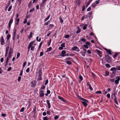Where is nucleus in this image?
Wrapping results in <instances>:
<instances>
[{"instance_id": "49", "label": "nucleus", "mask_w": 120, "mask_h": 120, "mask_svg": "<svg viewBox=\"0 0 120 120\" xmlns=\"http://www.w3.org/2000/svg\"><path fill=\"white\" fill-rule=\"evenodd\" d=\"M110 70L112 71L116 70V68L114 67L112 68Z\"/></svg>"}, {"instance_id": "8", "label": "nucleus", "mask_w": 120, "mask_h": 120, "mask_svg": "<svg viewBox=\"0 0 120 120\" xmlns=\"http://www.w3.org/2000/svg\"><path fill=\"white\" fill-rule=\"evenodd\" d=\"M0 42L1 43V45H4V41L3 37H2L0 39Z\"/></svg>"}, {"instance_id": "52", "label": "nucleus", "mask_w": 120, "mask_h": 120, "mask_svg": "<svg viewBox=\"0 0 120 120\" xmlns=\"http://www.w3.org/2000/svg\"><path fill=\"white\" fill-rule=\"evenodd\" d=\"M61 46L63 47H65V44L64 43H63L61 44Z\"/></svg>"}, {"instance_id": "61", "label": "nucleus", "mask_w": 120, "mask_h": 120, "mask_svg": "<svg viewBox=\"0 0 120 120\" xmlns=\"http://www.w3.org/2000/svg\"><path fill=\"white\" fill-rule=\"evenodd\" d=\"M116 93H114L113 94V95L115 97V98H117L116 97Z\"/></svg>"}, {"instance_id": "2", "label": "nucleus", "mask_w": 120, "mask_h": 120, "mask_svg": "<svg viewBox=\"0 0 120 120\" xmlns=\"http://www.w3.org/2000/svg\"><path fill=\"white\" fill-rule=\"evenodd\" d=\"M81 99L82 100V102L83 105L85 106H87V103L88 102V101L82 98H81Z\"/></svg>"}, {"instance_id": "41", "label": "nucleus", "mask_w": 120, "mask_h": 120, "mask_svg": "<svg viewBox=\"0 0 120 120\" xmlns=\"http://www.w3.org/2000/svg\"><path fill=\"white\" fill-rule=\"evenodd\" d=\"M34 8H33L31 9L30 11V12L31 13L33 12V11H34Z\"/></svg>"}, {"instance_id": "51", "label": "nucleus", "mask_w": 120, "mask_h": 120, "mask_svg": "<svg viewBox=\"0 0 120 120\" xmlns=\"http://www.w3.org/2000/svg\"><path fill=\"white\" fill-rule=\"evenodd\" d=\"M24 110V107L22 108L20 110V112H22Z\"/></svg>"}, {"instance_id": "23", "label": "nucleus", "mask_w": 120, "mask_h": 120, "mask_svg": "<svg viewBox=\"0 0 120 120\" xmlns=\"http://www.w3.org/2000/svg\"><path fill=\"white\" fill-rule=\"evenodd\" d=\"M78 48L76 46H75L74 47L72 48V50H75L76 49Z\"/></svg>"}, {"instance_id": "6", "label": "nucleus", "mask_w": 120, "mask_h": 120, "mask_svg": "<svg viewBox=\"0 0 120 120\" xmlns=\"http://www.w3.org/2000/svg\"><path fill=\"white\" fill-rule=\"evenodd\" d=\"M39 93L40 94V97H44V94L43 91L42 90H40L39 91Z\"/></svg>"}, {"instance_id": "14", "label": "nucleus", "mask_w": 120, "mask_h": 120, "mask_svg": "<svg viewBox=\"0 0 120 120\" xmlns=\"http://www.w3.org/2000/svg\"><path fill=\"white\" fill-rule=\"evenodd\" d=\"M79 78L80 80L79 81V83H80L81 81L83 80V78L82 76L80 75L79 77Z\"/></svg>"}, {"instance_id": "33", "label": "nucleus", "mask_w": 120, "mask_h": 120, "mask_svg": "<svg viewBox=\"0 0 120 120\" xmlns=\"http://www.w3.org/2000/svg\"><path fill=\"white\" fill-rule=\"evenodd\" d=\"M11 37V35L10 34H8L7 35V38L8 40Z\"/></svg>"}, {"instance_id": "48", "label": "nucleus", "mask_w": 120, "mask_h": 120, "mask_svg": "<svg viewBox=\"0 0 120 120\" xmlns=\"http://www.w3.org/2000/svg\"><path fill=\"white\" fill-rule=\"evenodd\" d=\"M48 79H46V80L45 81V85H47V84H48Z\"/></svg>"}, {"instance_id": "31", "label": "nucleus", "mask_w": 120, "mask_h": 120, "mask_svg": "<svg viewBox=\"0 0 120 120\" xmlns=\"http://www.w3.org/2000/svg\"><path fill=\"white\" fill-rule=\"evenodd\" d=\"M45 87L44 85H43L41 88V89L43 90L45 88Z\"/></svg>"}, {"instance_id": "36", "label": "nucleus", "mask_w": 120, "mask_h": 120, "mask_svg": "<svg viewBox=\"0 0 120 120\" xmlns=\"http://www.w3.org/2000/svg\"><path fill=\"white\" fill-rule=\"evenodd\" d=\"M100 0H98L97 1H96L95 3L97 5L100 2Z\"/></svg>"}, {"instance_id": "26", "label": "nucleus", "mask_w": 120, "mask_h": 120, "mask_svg": "<svg viewBox=\"0 0 120 120\" xmlns=\"http://www.w3.org/2000/svg\"><path fill=\"white\" fill-rule=\"evenodd\" d=\"M50 23V21H48L46 22L44 24V25L45 26H46L49 24Z\"/></svg>"}, {"instance_id": "10", "label": "nucleus", "mask_w": 120, "mask_h": 120, "mask_svg": "<svg viewBox=\"0 0 120 120\" xmlns=\"http://www.w3.org/2000/svg\"><path fill=\"white\" fill-rule=\"evenodd\" d=\"M66 53V51L64 50H63L62 51V54L61 55V56L62 57H64L66 56V55L65 54Z\"/></svg>"}, {"instance_id": "15", "label": "nucleus", "mask_w": 120, "mask_h": 120, "mask_svg": "<svg viewBox=\"0 0 120 120\" xmlns=\"http://www.w3.org/2000/svg\"><path fill=\"white\" fill-rule=\"evenodd\" d=\"M110 58L109 56H106L105 57V59L106 60L107 62L109 63V61L108 60V59L109 58Z\"/></svg>"}, {"instance_id": "50", "label": "nucleus", "mask_w": 120, "mask_h": 120, "mask_svg": "<svg viewBox=\"0 0 120 120\" xmlns=\"http://www.w3.org/2000/svg\"><path fill=\"white\" fill-rule=\"evenodd\" d=\"M23 71L22 70H21L20 71V73L19 74V75L20 76H22V73Z\"/></svg>"}, {"instance_id": "59", "label": "nucleus", "mask_w": 120, "mask_h": 120, "mask_svg": "<svg viewBox=\"0 0 120 120\" xmlns=\"http://www.w3.org/2000/svg\"><path fill=\"white\" fill-rule=\"evenodd\" d=\"M69 37V35L68 34L66 35H65V37L66 38H68Z\"/></svg>"}, {"instance_id": "3", "label": "nucleus", "mask_w": 120, "mask_h": 120, "mask_svg": "<svg viewBox=\"0 0 120 120\" xmlns=\"http://www.w3.org/2000/svg\"><path fill=\"white\" fill-rule=\"evenodd\" d=\"M13 52V49L12 48H11L9 49L8 54V57L7 58H10L11 56L12 55V53Z\"/></svg>"}, {"instance_id": "46", "label": "nucleus", "mask_w": 120, "mask_h": 120, "mask_svg": "<svg viewBox=\"0 0 120 120\" xmlns=\"http://www.w3.org/2000/svg\"><path fill=\"white\" fill-rule=\"evenodd\" d=\"M20 56V54L19 53H18L17 55V56L16 57V59H18Z\"/></svg>"}, {"instance_id": "44", "label": "nucleus", "mask_w": 120, "mask_h": 120, "mask_svg": "<svg viewBox=\"0 0 120 120\" xmlns=\"http://www.w3.org/2000/svg\"><path fill=\"white\" fill-rule=\"evenodd\" d=\"M116 68L118 69V70H120V66H116Z\"/></svg>"}, {"instance_id": "19", "label": "nucleus", "mask_w": 120, "mask_h": 120, "mask_svg": "<svg viewBox=\"0 0 120 120\" xmlns=\"http://www.w3.org/2000/svg\"><path fill=\"white\" fill-rule=\"evenodd\" d=\"M32 32H31L30 33V34L29 35L28 38H30L32 37Z\"/></svg>"}, {"instance_id": "60", "label": "nucleus", "mask_w": 120, "mask_h": 120, "mask_svg": "<svg viewBox=\"0 0 120 120\" xmlns=\"http://www.w3.org/2000/svg\"><path fill=\"white\" fill-rule=\"evenodd\" d=\"M21 79V77L20 76H19L18 79V82H19Z\"/></svg>"}, {"instance_id": "64", "label": "nucleus", "mask_w": 120, "mask_h": 120, "mask_svg": "<svg viewBox=\"0 0 120 120\" xmlns=\"http://www.w3.org/2000/svg\"><path fill=\"white\" fill-rule=\"evenodd\" d=\"M53 26V25L52 24H50L49 25V27L51 28Z\"/></svg>"}, {"instance_id": "47", "label": "nucleus", "mask_w": 120, "mask_h": 120, "mask_svg": "<svg viewBox=\"0 0 120 120\" xmlns=\"http://www.w3.org/2000/svg\"><path fill=\"white\" fill-rule=\"evenodd\" d=\"M84 47L85 48L88 49V46L86 45H84Z\"/></svg>"}, {"instance_id": "21", "label": "nucleus", "mask_w": 120, "mask_h": 120, "mask_svg": "<svg viewBox=\"0 0 120 120\" xmlns=\"http://www.w3.org/2000/svg\"><path fill=\"white\" fill-rule=\"evenodd\" d=\"M60 19V23H62L63 22V20L62 19V18L60 17L59 18Z\"/></svg>"}, {"instance_id": "17", "label": "nucleus", "mask_w": 120, "mask_h": 120, "mask_svg": "<svg viewBox=\"0 0 120 120\" xmlns=\"http://www.w3.org/2000/svg\"><path fill=\"white\" fill-rule=\"evenodd\" d=\"M109 75V72L108 71H105V76H107Z\"/></svg>"}, {"instance_id": "38", "label": "nucleus", "mask_w": 120, "mask_h": 120, "mask_svg": "<svg viewBox=\"0 0 120 120\" xmlns=\"http://www.w3.org/2000/svg\"><path fill=\"white\" fill-rule=\"evenodd\" d=\"M47 103L48 105H50V104L49 103V100H47Z\"/></svg>"}, {"instance_id": "24", "label": "nucleus", "mask_w": 120, "mask_h": 120, "mask_svg": "<svg viewBox=\"0 0 120 120\" xmlns=\"http://www.w3.org/2000/svg\"><path fill=\"white\" fill-rule=\"evenodd\" d=\"M78 30L76 32V33L77 34L78 33L80 32V29L79 27H78Z\"/></svg>"}, {"instance_id": "9", "label": "nucleus", "mask_w": 120, "mask_h": 120, "mask_svg": "<svg viewBox=\"0 0 120 120\" xmlns=\"http://www.w3.org/2000/svg\"><path fill=\"white\" fill-rule=\"evenodd\" d=\"M96 51L97 52H96L97 53V54L100 56V57H101V52L98 50H96Z\"/></svg>"}, {"instance_id": "39", "label": "nucleus", "mask_w": 120, "mask_h": 120, "mask_svg": "<svg viewBox=\"0 0 120 120\" xmlns=\"http://www.w3.org/2000/svg\"><path fill=\"white\" fill-rule=\"evenodd\" d=\"M31 86L32 87H34L35 86V85L33 83V82H31Z\"/></svg>"}, {"instance_id": "25", "label": "nucleus", "mask_w": 120, "mask_h": 120, "mask_svg": "<svg viewBox=\"0 0 120 120\" xmlns=\"http://www.w3.org/2000/svg\"><path fill=\"white\" fill-rule=\"evenodd\" d=\"M87 26H88L87 24H86V25H85L83 27V29L84 30H86V29L87 27Z\"/></svg>"}, {"instance_id": "58", "label": "nucleus", "mask_w": 120, "mask_h": 120, "mask_svg": "<svg viewBox=\"0 0 120 120\" xmlns=\"http://www.w3.org/2000/svg\"><path fill=\"white\" fill-rule=\"evenodd\" d=\"M58 117H59L58 116H55L54 117V119L55 120H56L58 119Z\"/></svg>"}, {"instance_id": "11", "label": "nucleus", "mask_w": 120, "mask_h": 120, "mask_svg": "<svg viewBox=\"0 0 120 120\" xmlns=\"http://www.w3.org/2000/svg\"><path fill=\"white\" fill-rule=\"evenodd\" d=\"M16 31L15 29L14 30V32L13 33V39L14 40L15 38V36L16 35Z\"/></svg>"}, {"instance_id": "5", "label": "nucleus", "mask_w": 120, "mask_h": 120, "mask_svg": "<svg viewBox=\"0 0 120 120\" xmlns=\"http://www.w3.org/2000/svg\"><path fill=\"white\" fill-rule=\"evenodd\" d=\"M13 21V19H11L9 22L8 23V27L9 28V30H10V27L11 24Z\"/></svg>"}, {"instance_id": "53", "label": "nucleus", "mask_w": 120, "mask_h": 120, "mask_svg": "<svg viewBox=\"0 0 120 120\" xmlns=\"http://www.w3.org/2000/svg\"><path fill=\"white\" fill-rule=\"evenodd\" d=\"M43 54V52H40V56H42Z\"/></svg>"}, {"instance_id": "35", "label": "nucleus", "mask_w": 120, "mask_h": 120, "mask_svg": "<svg viewBox=\"0 0 120 120\" xmlns=\"http://www.w3.org/2000/svg\"><path fill=\"white\" fill-rule=\"evenodd\" d=\"M111 51L110 50H108L107 52L109 54H112V53H111Z\"/></svg>"}, {"instance_id": "7", "label": "nucleus", "mask_w": 120, "mask_h": 120, "mask_svg": "<svg viewBox=\"0 0 120 120\" xmlns=\"http://www.w3.org/2000/svg\"><path fill=\"white\" fill-rule=\"evenodd\" d=\"M39 77L37 79L38 80H42V78L41 77V75H42V72L41 70L39 71Z\"/></svg>"}, {"instance_id": "37", "label": "nucleus", "mask_w": 120, "mask_h": 120, "mask_svg": "<svg viewBox=\"0 0 120 120\" xmlns=\"http://www.w3.org/2000/svg\"><path fill=\"white\" fill-rule=\"evenodd\" d=\"M95 93L96 94H101V92L100 91H97Z\"/></svg>"}, {"instance_id": "42", "label": "nucleus", "mask_w": 120, "mask_h": 120, "mask_svg": "<svg viewBox=\"0 0 120 120\" xmlns=\"http://www.w3.org/2000/svg\"><path fill=\"white\" fill-rule=\"evenodd\" d=\"M11 8H12V6H10L9 7L8 9V11H9L11 10Z\"/></svg>"}, {"instance_id": "20", "label": "nucleus", "mask_w": 120, "mask_h": 120, "mask_svg": "<svg viewBox=\"0 0 120 120\" xmlns=\"http://www.w3.org/2000/svg\"><path fill=\"white\" fill-rule=\"evenodd\" d=\"M52 49L51 47H50L49 48H48L47 50L46 51V52H49L51 50H52Z\"/></svg>"}, {"instance_id": "63", "label": "nucleus", "mask_w": 120, "mask_h": 120, "mask_svg": "<svg viewBox=\"0 0 120 120\" xmlns=\"http://www.w3.org/2000/svg\"><path fill=\"white\" fill-rule=\"evenodd\" d=\"M11 69V67H10L8 69L7 71H9Z\"/></svg>"}, {"instance_id": "45", "label": "nucleus", "mask_w": 120, "mask_h": 120, "mask_svg": "<svg viewBox=\"0 0 120 120\" xmlns=\"http://www.w3.org/2000/svg\"><path fill=\"white\" fill-rule=\"evenodd\" d=\"M81 40L82 41H83V42H85L86 41L85 39H84V38H82L81 39Z\"/></svg>"}, {"instance_id": "40", "label": "nucleus", "mask_w": 120, "mask_h": 120, "mask_svg": "<svg viewBox=\"0 0 120 120\" xmlns=\"http://www.w3.org/2000/svg\"><path fill=\"white\" fill-rule=\"evenodd\" d=\"M43 120H48V118L46 116L43 117Z\"/></svg>"}, {"instance_id": "28", "label": "nucleus", "mask_w": 120, "mask_h": 120, "mask_svg": "<svg viewBox=\"0 0 120 120\" xmlns=\"http://www.w3.org/2000/svg\"><path fill=\"white\" fill-rule=\"evenodd\" d=\"M9 49V46H8L7 47L6 49V52H8V50Z\"/></svg>"}, {"instance_id": "32", "label": "nucleus", "mask_w": 120, "mask_h": 120, "mask_svg": "<svg viewBox=\"0 0 120 120\" xmlns=\"http://www.w3.org/2000/svg\"><path fill=\"white\" fill-rule=\"evenodd\" d=\"M42 44V42H41L38 48V50H39V49L41 48V47Z\"/></svg>"}, {"instance_id": "18", "label": "nucleus", "mask_w": 120, "mask_h": 120, "mask_svg": "<svg viewBox=\"0 0 120 120\" xmlns=\"http://www.w3.org/2000/svg\"><path fill=\"white\" fill-rule=\"evenodd\" d=\"M92 0H89L87 4L86 5V6L87 7L90 4V2L92 1Z\"/></svg>"}, {"instance_id": "1", "label": "nucleus", "mask_w": 120, "mask_h": 120, "mask_svg": "<svg viewBox=\"0 0 120 120\" xmlns=\"http://www.w3.org/2000/svg\"><path fill=\"white\" fill-rule=\"evenodd\" d=\"M34 41H33L30 43L28 45V51H29L30 48H31V50L33 51H34V48L36 44H34Z\"/></svg>"}, {"instance_id": "54", "label": "nucleus", "mask_w": 120, "mask_h": 120, "mask_svg": "<svg viewBox=\"0 0 120 120\" xmlns=\"http://www.w3.org/2000/svg\"><path fill=\"white\" fill-rule=\"evenodd\" d=\"M107 97L109 98H110V94H107Z\"/></svg>"}, {"instance_id": "55", "label": "nucleus", "mask_w": 120, "mask_h": 120, "mask_svg": "<svg viewBox=\"0 0 120 120\" xmlns=\"http://www.w3.org/2000/svg\"><path fill=\"white\" fill-rule=\"evenodd\" d=\"M30 70V68H28L26 70V71L27 72H28Z\"/></svg>"}, {"instance_id": "22", "label": "nucleus", "mask_w": 120, "mask_h": 120, "mask_svg": "<svg viewBox=\"0 0 120 120\" xmlns=\"http://www.w3.org/2000/svg\"><path fill=\"white\" fill-rule=\"evenodd\" d=\"M50 17V15H49L47 17V18H46L45 19V20H44V21H46L47 20H48V19H49V18Z\"/></svg>"}, {"instance_id": "4", "label": "nucleus", "mask_w": 120, "mask_h": 120, "mask_svg": "<svg viewBox=\"0 0 120 120\" xmlns=\"http://www.w3.org/2000/svg\"><path fill=\"white\" fill-rule=\"evenodd\" d=\"M116 79V80L115 81V83L116 84H118L119 83V81L120 80V77L119 76H117Z\"/></svg>"}, {"instance_id": "34", "label": "nucleus", "mask_w": 120, "mask_h": 120, "mask_svg": "<svg viewBox=\"0 0 120 120\" xmlns=\"http://www.w3.org/2000/svg\"><path fill=\"white\" fill-rule=\"evenodd\" d=\"M96 5L95 3H94L91 6L93 8H94Z\"/></svg>"}, {"instance_id": "57", "label": "nucleus", "mask_w": 120, "mask_h": 120, "mask_svg": "<svg viewBox=\"0 0 120 120\" xmlns=\"http://www.w3.org/2000/svg\"><path fill=\"white\" fill-rule=\"evenodd\" d=\"M26 62H24V63L23 64V68H24L25 67V65H26Z\"/></svg>"}, {"instance_id": "12", "label": "nucleus", "mask_w": 120, "mask_h": 120, "mask_svg": "<svg viewBox=\"0 0 120 120\" xmlns=\"http://www.w3.org/2000/svg\"><path fill=\"white\" fill-rule=\"evenodd\" d=\"M58 98L60 100H61L62 101L65 102V101L64 99L63 98L61 97L58 96Z\"/></svg>"}, {"instance_id": "43", "label": "nucleus", "mask_w": 120, "mask_h": 120, "mask_svg": "<svg viewBox=\"0 0 120 120\" xmlns=\"http://www.w3.org/2000/svg\"><path fill=\"white\" fill-rule=\"evenodd\" d=\"M32 3L31 2H30L28 4V6L29 8H30L31 6Z\"/></svg>"}, {"instance_id": "30", "label": "nucleus", "mask_w": 120, "mask_h": 120, "mask_svg": "<svg viewBox=\"0 0 120 120\" xmlns=\"http://www.w3.org/2000/svg\"><path fill=\"white\" fill-rule=\"evenodd\" d=\"M66 63L68 65H70L71 64V62L69 61H66Z\"/></svg>"}, {"instance_id": "27", "label": "nucleus", "mask_w": 120, "mask_h": 120, "mask_svg": "<svg viewBox=\"0 0 120 120\" xmlns=\"http://www.w3.org/2000/svg\"><path fill=\"white\" fill-rule=\"evenodd\" d=\"M114 79H109V80L110 81L112 82H114L115 81Z\"/></svg>"}, {"instance_id": "56", "label": "nucleus", "mask_w": 120, "mask_h": 120, "mask_svg": "<svg viewBox=\"0 0 120 120\" xmlns=\"http://www.w3.org/2000/svg\"><path fill=\"white\" fill-rule=\"evenodd\" d=\"M27 22V20L26 19H25L24 20L23 23L24 24L26 23Z\"/></svg>"}, {"instance_id": "62", "label": "nucleus", "mask_w": 120, "mask_h": 120, "mask_svg": "<svg viewBox=\"0 0 120 120\" xmlns=\"http://www.w3.org/2000/svg\"><path fill=\"white\" fill-rule=\"evenodd\" d=\"M117 53H116L113 56V57L115 58L117 56Z\"/></svg>"}, {"instance_id": "16", "label": "nucleus", "mask_w": 120, "mask_h": 120, "mask_svg": "<svg viewBox=\"0 0 120 120\" xmlns=\"http://www.w3.org/2000/svg\"><path fill=\"white\" fill-rule=\"evenodd\" d=\"M87 84L88 85V86L89 87V88L90 89V90L91 91L93 89H92V87H91V86L89 84Z\"/></svg>"}, {"instance_id": "13", "label": "nucleus", "mask_w": 120, "mask_h": 120, "mask_svg": "<svg viewBox=\"0 0 120 120\" xmlns=\"http://www.w3.org/2000/svg\"><path fill=\"white\" fill-rule=\"evenodd\" d=\"M75 1L76 3L78 5H79L80 4L81 2V0H76Z\"/></svg>"}, {"instance_id": "29", "label": "nucleus", "mask_w": 120, "mask_h": 120, "mask_svg": "<svg viewBox=\"0 0 120 120\" xmlns=\"http://www.w3.org/2000/svg\"><path fill=\"white\" fill-rule=\"evenodd\" d=\"M105 66L107 68H109L111 66L109 64H105Z\"/></svg>"}]
</instances>
